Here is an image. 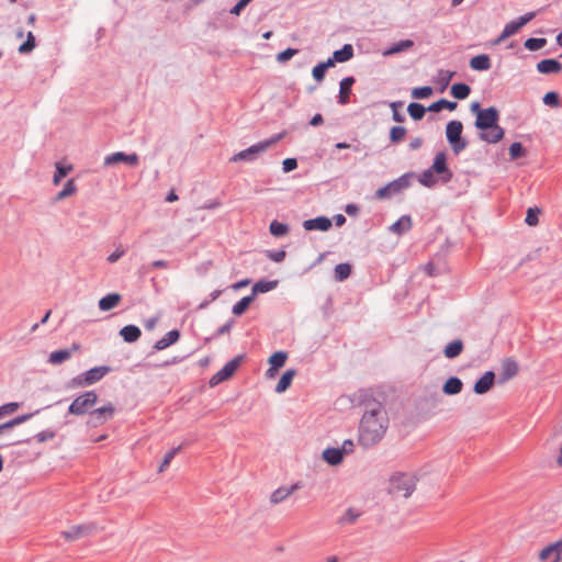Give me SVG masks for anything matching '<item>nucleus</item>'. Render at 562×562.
<instances>
[{"label":"nucleus","instance_id":"1","mask_svg":"<svg viewBox=\"0 0 562 562\" xmlns=\"http://www.w3.org/2000/svg\"><path fill=\"white\" fill-rule=\"evenodd\" d=\"M389 419L379 402L368 403L359 426V442L364 448L376 445L384 437Z\"/></svg>","mask_w":562,"mask_h":562},{"label":"nucleus","instance_id":"2","mask_svg":"<svg viewBox=\"0 0 562 562\" xmlns=\"http://www.w3.org/2000/svg\"><path fill=\"white\" fill-rule=\"evenodd\" d=\"M498 120L499 113L494 106L483 109L477 113L474 126L481 131L479 136L481 140L496 144L504 137L505 131L497 124Z\"/></svg>","mask_w":562,"mask_h":562},{"label":"nucleus","instance_id":"3","mask_svg":"<svg viewBox=\"0 0 562 562\" xmlns=\"http://www.w3.org/2000/svg\"><path fill=\"white\" fill-rule=\"evenodd\" d=\"M111 370L112 369L109 366H99V367L91 368L88 371L74 376L68 382V387L76 389V387L90 386V385L99 382L100 380H102L109 372H111Z\"/></svg>","mask_w":562,"mask_h":562},{"label":"nucleus","instance_id":"4","mask_svg":"<svg viewBox=\"0 0 562 562\" xmlns=\"http://www.w3.org/2000/svg\"><path fill=\"white\" fill-rule=\"evenodd\" d=\"M281 138H282V134H278V135L272 136L269 139L258 142V143L251 145L250 147L235 154L231 158V161H234V162L241 161V160L243 161H255L261 153L266 151L270 146H272L273 144L279 142Z\"/></svg>","mask_w":562,"mask_h":562},{"label":"nucleus","instance_id":"5","mask_svg":"<svg viewBox=\"0 0 562 562\" xmlns=\"http://www.w3.org/2000/svg\"><path fill=\"white\" fill-rule=\"evenodd\" d=\"M463 125L460 121L452 120L446 126V137L456 155L460 154L468 146V142L462 137Z\"/></svg>","mask_w":562,"mask_h":562},{"label":"nucleus","instance_id":"6","mask_svg":"<svg viewBox=\"0 0 562 562\" xmlns=\"http://www.w3.org/2000/svg\"><path fill=\"white\" fill-rule=\"evenodd\" d=\"M98 402V395L94 391H87L77 396L68 407V413L76 416L89 414Z\"/></svg>","mask_w":562,"mask_h":562},{"label":"nucleus","instance_id":"7","mask_svg":"<svg viewBox=\"0 0 562 562\" xmlns=\"http://www.w3.org/2000/svg\"><path fill=\"white\" fill-rule=\"evenodd\" d=\"M411 173H405L398 177L397 179L389 182L384 187L376 190L375 196L378 199H386L401 193L403 190L407 189L411 186Z\"/></svg>","mask_w":562,"mask_h":562},{"label":"nucleus","instance_id":"8","mask_svg":"<svg viewBox=\"0 0 562 562\" xmlns=\"http://www.w3.org/2000/svg\"><path fill=\"white\" fill-rule=\"evenodd\" d=\"M416 484L412 476L404 473H395L391 477V490L395 494H401L407 498L415 491Z\"/></svg>","mask_w":562,"mask_h":562},{"label":"nucleus","instance_id":"9","mask_svg":"<svg viewBox=\"0 0 562 562\" xmlns=\"http://www.w3.org/2000/svg\"><path fill=\"white\" fill-rule=\"evenodd\" d=\"M115 407L112 403H108L99 408L89 412V418L87 420L88 426L99 427L104 425L106 422L114 417Z\"/></svg>","mask_w":562,"mask_h":562},{"label":"nucleus","instance_id":"10","mask_svg":"<svg viewBox=\"0 0 562 562\" xmlns=\"http://www.w3.org/2000/svg\"><path fill=\"white\" fill-rule=\"evenodd\" d=\"M533 18L535 13L528 12L519 16L518 19L508 22L507 24H505L501 35L494 41V44L498 45L502 42H504L507 37L516 34L525 24H527Z\"/></svg>","mask_w":562,"mask_h":562},{"label":"nucleus","instance_id":"11","mask_svg":"<svg viewBox=\"0 0 562 562\" xmlns=\"http://www.w3.org/2000/svg\"><path fill=\"white\" fill-rule=\"evenodd\" d=\"M243 358L244 356L239 355L226 362L225 366L210 379V385L215 386L229 379L238 369Z\"/></svg>","mask_w":562,"mask_h":562},{"label":"nucleus","instance_id":"12","mask_svg":"<svg viewBox=\"0 0 562 562\" xmlns=\"http://www.w3.org/2000/svg\"><path fill=\"white\" fill-rule=\"evenodd\" d=\"M98 531V525L95 522L81 524L70 527L68 530L63 531V536L67 540H78L83 537L91 536Z\"/></svg>","mask_w":562,"mask_h":562},{"label":"nucleus","instance_id":"13","mask_svg":"<svg viewBox=\"0 0 562 562\" xmlns=\"http://www.w3.org/2000/svg\"><path fill=\"white\" fill-rule=\"evenodd\" d=\"M447 155L445 151L438 153L435 158L434 162L430 166L431 171H436L437 175L441 176L442 182L447 183L451 181L453 173L447 166Z\"/></svg>","mask_w":562,"mask_h":562},{"label":"nucleus","instance_id":"14","mask_svg":"<svg viewBox=\"0 0 562 562\" xmlns=\"http://www.w3.org/2000/svg\"><path fill=\"white\" fill-rule=\"evenodd\" d=\"M139 157L136 153L125 154L123 151L112 153L104 158V166H111L116 162H125L130 166H137Z\"/></svg>","mask_w":562,"mask_h":562},{"label":"nucleus","instance_id":"15","mask_svg":"<svg viewBox=\"0 0 562 562\" xmlns=\"http://www.w3.org/2000/svg\"><path fill=\"white\" fill-rule=\"evenodd\" d=\"M331 225V220L327 216H318L303 222V227L305 231L327 232Z\"/></svg>","mask_w":562,"mask_h":562},{"label":"nucleus","instance_id":"16","mask_svg":"<svg viewBox=\"0 0 562 562\" xmlns=\"http://www.w3.org/2000/svg\"><path fill=\"white\" fill-rule=\"evenodd\" d=\"M494 380H495V374L493 371H486L475 383H474V386H473V392L476 393V394H485L487 393L493 384H494Z\"/></svg>","mask_w":562,"mask_h":562},{"label":"nucleus","instance_id":"17","mask_svg":"<svg viewBox=\"0 0 562 562\" xmlns=\"http://www.w3.org/2000/svg\"><path fill=\"white\" fill-rule=\"evenodd\" d=\"M301 486L299 483H294L290 486H281L277 488L270 496V501L272 504H279L286 499L291 494H293Z\"/></svg>","mask_w":562,"mask_h":562},{"label":"nucleus","instance_id":"18","mask_svg":"<svg viewBox=\"0 0 562 562\" xmlns=\"http://www.w3.org/2000/svg\"><path fill=\"white\" fill-rule=\"evenodd\" d=\"M179 338L180 331L178 329L169 330L168 333L165 334L164 337H161L154 344L153 348L157 351L164 350L169 346L173 345L175 342H177Z\"/></svg>","mask_w":562,"mask_h":562},{"label":"nucleus","instance_id":"19","mask_svg":"<svg viewBox=\"0 0 562 562\" xmlns=\"http://www.w3.org/2000/svg\"><path fill=\"white\" fill-rule=\"evenodd\" d=\"M540 74H558L562 70V64L553 58L542 59L537 64Z\"/></svg>","mask_w":562,"mask_h":562},{"label":"nucleus","instance_id":"20","mask_svg":"<svg viewBox=\"0 0 562 562\" xmlns=\"http://www.w3.org/2000/svg\"><path fill=\"white\" fill-rule=\"evenodd\" d=\"M353 57V47L351 44H345L340 49H337L333 53V57L328 58V60L333 61V67L335 63H346Z\"/></svg>","mask_w":562,"mask_h":562},{"label":"nucleus","instance_id":"21","mask_svg":"<svg viewBox=\"0 0 562 562\" xmlns=\"http://www.w3.org/2000/svg\"><path fill=\"white\" fill-rule=\"evenodd\" d=\"M355 82L353 77H345L340 81L338 103L345 105L349 101V94L351 93V87Z\"/></svg>","mask_w":562,"mask_h":562},{"label":"nucleus","instance_id":"22","mask_svg":"<svg viewBox=\"0 0 562 562\" xmlns=\"http://www.w3.org/2000/svg\"><path fill=\"white\" fill-rule=\"evenodd\" d=\"M491 58L486 54H480L471 58L470 67L473 70L485 71L491 68Z\"/></svg>","mask_w":562,"mask_h":562},{"label":"nucleus","instance_id":"23","mask_svg":"<svg viewBox=\"0 0 562 562\" xmlns=\"http://www.w3.org/2000/svg\"><path fill=\"white\" fill-rule=\"evenodd\" d=\"M463 383L457 376H450L442 386V392L447 395H456L462 391Z\"/></svg>","mask_w":562,"mask_h":562},{"label":"nucleus","instance_id":"24","mask_svg":"<svg viewBox=\"0 0 562 562\" xmlns=\"http://www.w3.org/2000/svg\"><path fill=\"white\" fill-rule=\"evenodd\" d=\"M121 299L119 293H110L99 300L98 306L101 311H110L120 303Z\"/></svg>","mask_w":562,"mask_h":562},{"label":"nucleus","instance_id":"25","mask_svg":"<svg viewBox=\"0 0 562 562\" xmlns=\"http://www.w3.org/2000/svg\"><path fill=\"white\" fill-rule=\"evenodd\" d=\"M277 280H260L252 285L251 295L255 299L257 294L272 291L273 289L277 288Z\"/></svg>","mask_w":562,"mask_h":562},{"label":"nucleus","instance_id":"26","mask_svg":"<svg viewBox=\"0 0 562 562\" xmlns=\"http://www.w3.org/2000/svg\"><path fill=\"white\" fill-rule=\"evenodd\" d=\"M323 459L330 465H338L341 463L344 456L339 448H327L323 451Z\"/></svg>","mask_w":562,"mask_h":562},{"label":"nucleus","instance_id":"27","mask_svg":"<svg viewBox=\"0 0 562 562\" xmlns=\"http://www.w3.org/2000/svg\"><path fill=\"white\" fill-rule=\"evenodd\" d=\"M120 335L124 341L134 342L140 337L142 331L136 325H126L120 330Z\"/></svg>","mask_w":562,"mask_h":562},{"label":"nucleus","instance_id":"28","mask_svg":"<svg viewBox=\"0 0 562 562\" xmlns=\"http://www.w3.org/2000/svg\"><path fill=\"white\" fill-rule=\"evenodd\" d=\"M412 228V218L409 215H403L390 227V231L395 234H403Z\"/></svg>","mask_w":562,"mask_h":562},{"label":"nucleus","instance_id":"29","mask_svg":"<svg viewBox=\"0 0 562 562\" xmlns=\"http://www.w3.org/2000/svg\"><path fill=\"white\" fill-rule=\"evenodd\" d=\"M463 350V342L461 339L450 341L443 349V355L448 359L458 357Z\"/></svg>","mask_w":562,"mask_h":562},{"label":"nucleus","instance_id":"30","mask_svg":"<svg viewBox=\"0 0 562 562\" xmlns=\"http://www.w3.org/2000/svg\"><path fill=\"white\" fill-rule=\"evenodd\" d=\"M296 371L294 369L286 370L278 381L276 385L277 393H283L292 383L293 378L295 376Z\"/></svg>","mask_w":562,"mask_h":562},{"label":"nucleus","instance_id":"31","mask_svg":"<svg viewBox=\"0 0 562 562\" xmlns=\"http://www.w3.org/2000/svg\"><path fill=\"white\" fill-rule=\"evenodd\" d=\"M518 373V364L512 359H506L502 367V380L507 381Z\"/></svg>","mask_w":562,"mask_h":562},{"label":"nucleus","instance_id":"32","mask_svg":"<svg viewBox=\"0 0 562 562\" xmlns=\"http://www.w3.org/2000/svg\"><path fill=\"white\" fill-rule=\"evenodd\" d=\"M71 357V350L69 349H59L50 352L48 362L50 364L57 366L67 361Z\"/></svg>","mask_w":562,"mask_h":562},{"label":"nucleus","instance_id":"33","mask_svg":"<svg viewBox=\"0 0 562 562\" xmlns=\"http://www.w3.org/2000/svg\"><path fill=\"white\" fill-rule=\"evenodd\" d=\"M414 46V42L412 40H402L397 43L392 44L385 52L384 55H394L404 50L409 49Z\"/></svg>","mask_w":562,"mask_h":562},{"label":"nucleus","instance_id":"34","mask_svg":"<svg viewBox=\"0 0 562 562\" xmlns=\"http://www.w3.org/2000/svg\"><path fill=\"white\" fill-rule=\"evenodd\" d=\"M333 67V61L331 60H326V61H322L319 64H317L313 70H312V76L313 78L317 81V82H321L324 80L325 78V75H326V70L328 68Z\"/></svg>","mask_w":562,"mask_h":562},{"label":"nucleus","instance_id":"35","mask_svg":"<svg viewBox=\"0 0 562 562\" xmlns=\"http://www.w3.org/2000/svg\"><path fill=\"white\" fill-rule=\"evenodd\" d=\"M351 274V265L347 262L338 263L334 269L335 280L338 282L345 281Z\"/></svg>","mask_w":562,"mask_h":562},{"label":"nucleus","instance_id":"36","mask_svg":"<svg viewBox=\"0 0 562 562\" xmlns=\"http://www.w3.org/2000/svg\"><path fill=\"white\" fill-rule=\"evenodd\" d=\"M470 92H471L470 86L467 83H463V82L454 83L451 87V94L453 95V98H456L458 100H463V99L468 98Z\"/></svg>","mask_w":562,"mask_h":562},{"label":"nucleus","instance_id":"37","mask_svg":"<svg viewBox=\"0 0 562 562\" xmlns=\"http://www.w3.org/2000/svg\"><path fill=\"white\" fill-rule=\"evenodd\" d=\"M254 300L251 294L241 297L233 305L232 313L236 316L244 314Z\"/></svg>","mask_w":562,"mask_h":562},{"label":"nucleus","instance_id":"38","mask_svg":"<svg viewBox=\"0 0 562 562\" xmlns=\"http://www.w3.org/2000/svg\"><path fill=\"white\" fill-rule=\"evenodd\" d=\"M457 102L449 101L447 99H440L436 102H434L431 105L428 106V111L430 112H439L442 109H447L449 111H453L457 109Z\"/></svg>","mask_w":562,"mask_h":562},{"label":"nucleus","instance_id":"39","mask_svg":"<svg viewBox=\"0 0 562 562\" xmlns=\"http://www.w3.org/2000/svg\"><path fill=\"white\" fill-rule=\"evenodd\" d=\"M435 173L436 171H431V168L429 167L419 175L418 181L427 188H432L438 181Z\"/></svg>","mask_w":562,"mask_h":562},{"label":"nucleus","instance_id":"40","mask_svg":"<svg viewBox=\"0 0 562 562\" xmlns=\"http://www.w3.org/2000/svg\"><path fill=\"white\" fill-rule=\"evenodd\" d=\"M562 548V542H558L554 544L547 546L539 552V559L541 561L548 560L552 555L555 558Z\"/></svg>","mask_w":562,"mask_h":562},{"label":"nucleus","instance_id":"41","mask_svg":"<svg viewBox=\"0 0 562 562\" xmlns=\"http://www.w3.org/2000/svg\"><path fill=\"white\" fill-rule=\"evenodd\" d=\"M71 170H72V166L71 165L65 166V165H63L60 162H57L55 165V173H54V177H53V183L55 186L59 184L61 179L64 177H66Z\"/></svg>","mask_w":562,"mask_h":562},{"label":"nucleus","instance_id":"42","mask_svg":"<svg viewBox=\"0 0 562 562\" xmlns=\"http://www.w3.org/2000/svg\"><path fill=\"white\" fill-rule=\"evenodd\" d=\"M289 225L278 222L277 220L272 221L269 226V232L274 237H282L289 233Z\"/></svg>","mask_w":562,"mask_h":562},{"label":"nucleus","instance_id":"43","mask_svg":"<svg viewBox=\"0 0 562 562\" xmlns=\"http://www.w3.org/2000/svg\"><path fill=\"white\" fill-rule=\"evenodd\" d=\"M408 114L415 121H419L424 117L426 113V108L417 102H412L407 106Z\"/></svg>","mask_w":562,"mask_h":562},{"label":"nucleus","instance_id":"44","mask_svg":"<svg viewBox=\"0 0 562 562\" xmlns=\"http://www.w3.org/2000/svg\"><path fill=\"white\" fill-rule=\"evenodd\" d=\"M286 358H288V355L284 351L274 352L269 359V363L271 364V368L268 370V372H270L273 369H279V368L283 367Z\"/></svg>","mask_w":562,"mask_h":562},{"label":"nucleus","instance_id":"45","mask_svg":"<svg viewBox=\"0 0 562 562\" xmlns=\"http://www.w3.org/2000/svg\"><path fill=\"white\" fill-rule=\"evenodd\" d=\"M361 513L355 508H348L346 513L338 519V524L340 525H350L355 524L357 519L360 517Z\"/></svg>","mask_w":562,"mask_h":562},{"label":"nucleus","instance_id":"46","mask_svg":"<svg viewBox=\"0 0 562 562\" xmlns=\"http://www.w3.org/2000/svg\"><path fill=\"white\" fill-rule=\"evenodd\" d=\"M547 44V38L544 37H530V38H527L524 43V46L528 49V50H538V49H541L542 47H544Z\"/></svg>","mask_w":562,"mask_h":562},{"label":"nucleus","instance_id":"47","mask_svg":"<svg viewBox=\"0 0 562 562\" xmlns=\"http://www.w3.org/2000/svg\"><path fill=\"white\" fill-rule=\"evenodd\" d=\"M76 191H77V187H76L75 180L69 179L65 183L64 189L57 194L56 201L64 200L70 195H72L74 193H76Z\"/></svg>","mask_w":562,"mask_h":562},{"label":"nucleus","instance_id":"48","mask_svg":"<svg viewBox=\"0 0 562 562\" xmlns=\"http://www.w3.org/2000/svg\"><path fill=\"white\" fill-rule=\"evenodd\" d=\"M406 128L403 126H393L390 130V142L393 144H398L402 142L406 135Z\"/></svg>","mask_w":562,"mask_h":562},{"label":"nucleus","instance_id":"49","mask_svg":"<svg viewBox=\"0 0 562 562\" xmlns=\"http://www.w3.org/2000/svg\"><path fill=\"white\" fill-rule=\"evenodd\" d=\"M35 37L32 32H29L26 41L19 46L18 50L20 54H29L35 48Z\"/></svg>","mask_w":562,"mask_h":562},{"label":"nucleus","instance_id":"50","mask_svg":"<svg viewBox=\"0 0 562 562\" xmlns=\"http://www.w3.org/2000/svg\"><path fill=\"white\" fill-rule=\"evenodd\" d=\"M454 71H451V70H443V69H440L438 71V76H437V81L438 83L441 85V90H445L450 80L452 79V77L454 76Z\"/></svg>","mask_w":562,"mask_h":562},{"label":"nucleus","instance_id":"51","mask_svg":"<svg viewBox=\"0 0 562 562\" xmlns=\"http://www.w3.org/2000/svg\"><path fill=\"white\" fill-rule=\"evenodd\" d=\"M402 106V101H393L390 103V108L392 109V120L396 123H403L405 121V115L398 111Z\"/></svg>","mask_w":562,"mask_h":562},{"label":"nucleus","instance_id":"52","mask_svg":"<svg viewBox=\"0 0 562 562\" xmlns=\"http://www.w3.org/2000/svg\"><path fill=\"white\" fill-rule=\"evenodd\" d=\"M41 412V409H37L33 413H27V414H23V415H19L12 419H10L8 423V426L9 428H13L18 425H21L27 420H30L33 416H35L36 414H38Z\"/></svg>","mask_w":562,"mask_h":562},{"label":"nucleus","instance_id":"53","mask_svg":"<svg viewBox=\"0 0 562 562\" xmlns=\"http://www.w3.org/2000/svg\"><path fill=\"white\" fill-rule=\"evenodd\" d=\"M431 93H432V88L429 86L418 87V88H414L412 90V97L414 99H426V98L430 97Z\"/></svg>","mask_w":562,"mask_h":562},{"label":"nucleus","instance_id":"54","mask_svg":"<svg viewBox=\"0 0 562 562\" xmlns=\"http://www.w3.org/2000/svg\"><path fill=\"white\" fill-rule=\"evenodd\" d=\"M180 449L181 447L179 446L177 448L171 449L165 454L164 460L158 469L159 472H164L169 467L170 462L172 461L175 456L180 451Z\"/></svg>","mask_w":562,"mask_h":562},{"label":"nucleus","instance_id":"55","mask_svg":"<svg viewBox=\"0 0 562 562\" xmlns=\"http://www.w3.org/2000/svg\"><path fill=\"white\" fill-rule=\"evenodd\" d=\"M539 213H540V210L537 209V207H529L528 211H527V215H526V218H525V222L529 225V226H535L538 224L539 222Z\"/></svg>","mask_w":562,"mask_h":562},{"label":"nucleus","instance_id":"56","mask_svg":"<svg viewBox=\"0 0 562 562\" xmlns=\"http://www.w3.org/2000/svg\"><path fill=\"white\" fill-rule=\"evenodd\" d=\"M55 436H56L55 431H53L50 429H45L43 431L37 432L33 437V439H35L37 442L42 443V442L52 440L53 438H55Z\"/></svg>","mask_w":562,"mask_h":562},{"label":"nucleus","instance_id":"57","mask_svg":"<svg viewBox=\"0 0 562 562\" xmlns=\"http://www.w3.org/2000/svg\"><path fill=\"white\" fill-rule=\"evenodd\" d=\"M542 100L546 105L559 106L560 104L559 95L554 91L547 92Z\"/></svg>","mask_w":562,"mask_h":562},{"label":"nucleus","instance_id":"58","mask_svg":"<svg viewBox=\"0 0 562 562\" xmlns=\"http://www.w3.org/2000/svg\"><path fill=\"white\" fill-rule=\"evenodd\" d=\"M297 49L289 47L277 55V60L279 63H285L290 60L295 54H297Z\"/></svg>","mask_w":562,"mask_h":562},{"label":"nucleus","instance_id":"59","mask_svg":"<svg viewBox=\"0 0 562 562\" xmlns=\"http://www.w3.org/2000/svg\"><path fill=\"white\" fill-rule=\"evenodd\" d=\"M524 154V148L521 143L515 142L509 146V156L512 159H517Z\"/></svg>","mask_w":562,"mask_h":562},{"label":"nucleus","instance_id":"60","mask_svg":"<svg viewBox=\"0 0 562 562\" xmlns=\"http://www.w3.org/2000/svg\"><path fill=\"white\" fill-rule=\"evenodd\" d=\"M267 257L273 262H281L285 258V251L282 249L267 250Z\"/></svg>","mask_w":562,"mask_h":562},{"label":"nucleus","instance_id":"61","mask_svg":"<svg viewBox=\"0 0 562 562\" xmlns=\"http://www.w3.org/2000/svg\"><path fill=\"white\" fill-rule=\"evenodd\" d=\"M19 408V403L11 402L0 406V417L7 414H11Z\"/></svg>","mask_w":562,"mask_h":562},{"label":"nucleus","instance_id":"62","mask_svg":"<svg viewBox=\"0 0 562 562\" xmlns=\"http://www.w3.org/2000/svg\"><path fill=\"white\" fill-rule=\"evenodd\" d=\"M297 167V160L295 158H285L282 161V170L283 172H290Z\"/></svg>","mask_w":562,"mask_h":562},{"label":"nucleus","instance_id":"63","mask_svg":"<svg viewBox=\"0 0 562 562\" xmlns=\"http://www.w3.org/2000/svg\"><path fill=\"white\" fill-rule=\"evenodd\" d=\"M234 324H235V321L233 318L227 321L223 326H221L216 330L215 337H218V336L224 335V334H228L231 331V329L233 328Z\"/></svg>","mask_w":562,"mask_h":562},{"label":"nucleus","instance_id":"64","mask_svg":"<svg viewBox=\"0 0 562 562\" xmlns=\"http://www.w3.org/2000/svg\"><path fill=\"white\" fill-rule=\"evenodd\" d=\"M125 254V250L121 247H117L112 254L108 256V261L110 263L116 262L120 258H122Z\"/></svg>","mask_w":562,"mask_h":562}]
</instances>
